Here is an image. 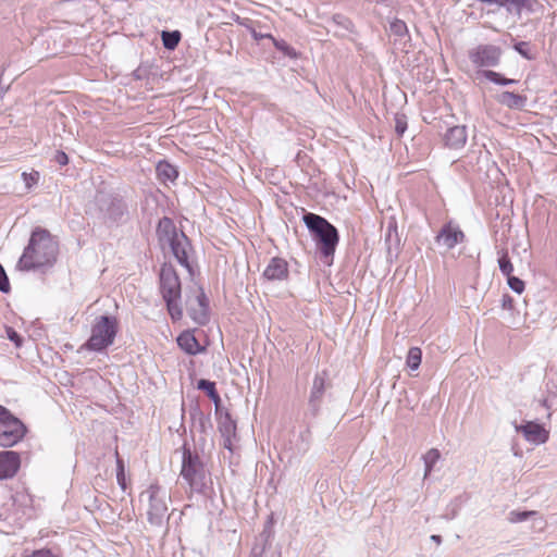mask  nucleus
Segmentation results:
<instances>
[{"label":"nucleus","mask_w":557,"mask_h":557,"mask_svg":"<svg viewBox=\"0 0 557 557\" xmlns=\"http://www.w3.org/2000/svg\"><path fill=\"white\" fill-rule=\"evenodd\" d=\"M502 308L504 310H513V298L508 295V294H505L502 298Z\"/></svg>","instance_id":"a19ab883"},{"label":"nucleus","mask_w":557,"mask_h":557,"mask_svg":"<svg viewBox=\"0 0 557 557\" xmlns=\"http://www.w3.org/2000/svg\"><path fill=\"white\" fill-rule=\"evenodd\" d=\"M216 413L219 416L218 429L224 440L223 446L224 448L232 450L233 438L236 436V422L227 411L219 412V408H216Z\"/></svg>","instance_id":"ddd939ff"},{"label":"nucleus","mask_w":557,"mask_h":557,"mask_svg":"<svg viewBox=\"0 0 557 557\" xmlns=\"http://www.w3.org/2000/svg\"><path fill=\"white\" fill-rule=\"evenodd\" d=\"M389 33L396 37V40L406 41L409 38L407 25L401 20L395 18L391 22Z\"/></svg>","instance_id":"b1692460"},{"label":"nucleus","mask_w":557,"mask_h":557,"mask_svg":"<svg viewBox=\"0 0 557 557\" xmlns=\"http://www.w3.org/2000/svg\"><path fill=\"white\" fill-rule=\"evenodd\" d=\"M516 431L522 433L524 438L535 445L543 444L548 440V432L539 423L529 421L525 424H516Z\"/></svg>","instance_id":"2eb2a0df"},{"label":"nucleus","mask_w":557,"mask_h":557,"mask_svg":"<svg viewBox=\"0 0 557 557\" xmlns=\"http://www.w3.org/2000/svg\"><path fill=\"white\" fill-rule=\"evenodd\" d=\"M497 101L509 109H521L524 107L527 98L511 91H503L497 96Z\"/></svg>","instance_id":"aec40b11"},{"label":"nucleus","mask_w":557,"mask_h":557,"mask_svg":"<svg viewBox=\"0 0 557 557\" xmlns=\"http://www.w3.org/2000/svg\"><path fill=\"white\" fill-rule=\"evenodd\" d=\"M53 159L60 165H66L69 163V157L63 151H57Z\"/></svg>","instance_id":"37998d69"},{"label":"nucleus","mask_w":557,"mask_h":557,"mask_svg":"<svg viewBox=\"0 0 557 557\" xmlns=\"http://www.w3.org/2000/svg\"><path fill=\"white\" fill-rule=\"evenodd\" d=\"M20 456L15 451L7 450L0 453V480L15 475L20 468Z\"/></svg>","instance_id":"f3484780"},{"label":"nucleus","mask_w":557,"mask_h":557,"mask_svg":"<svg viewBox=\"0 0 557 557\" xmlns=\"http://www.w3.org/2000/svg\"><path fill=\"white\" fill-rule=\"evenodd\" d=\"M197 388L206 392L208 397L214 403L215 407L219 408L221 401L220 395L215 388V383L209 380L201 379L197 383Z\"/></svg>","instance_id":"412c9836"},{"label":"nucleus","mask_w":557,"mask_h":557,"mask_svg":"<svg viewBox=\"0 0 557 557\" xmlns=\"http://www.w3.org/2000/svg\"><path fill=\"white\" fill-rule=\"evenodd\" d=\"M441 458V453L436 448H431L424 456V478H428L431 471L433 470L434 466Z\"/></svg>","instance_id":"393cba45"},{"label":"nucleus","mask_w":557,"mask_h":557,"mask_svg":"<svg viewBox=\"0 0 557 557\" xmlns=\"http://www.w3.org/2000/svg\"><path fill=\"white\" fill-rule=\"evenodd\" d=\"M498 267L500 272L507 277L511 275L513 271V265L508 257V252L506 250H502L498 252Z\"/></svg>","instance_id":"cd10ccee"},{"label":"nucleus","mask_w":557,"mask_h":557,"mask_svg":"<svg viewBox=\"0 0 557 557\" xmlns=\"http://www.w3.org/2000/svg\"><path fill=\"white\" fill-rule=\"evenodd\" d=\"M252 36L256 40H260L262 38H269L272 40V38H274L271 34H261V33H257V32H252Z\"/></svg>","instance_id":"c03bdc74"},{"label":"nucleus","mask_w":557,"mask_h":557,"mask_svg":"<svg viewBox=\"0 0 557 557\" xmlns=\"http://www.w3.org/2000/svg\"><path fill=\"white\" fill-rule=\"evenodd\" d=\"M24 557H58L49 549H38Z\"/></svg>","instance_id":"79ce46f5"},{"label":"nucleus","mask_w":557,"mask_h":557,"mask_svg":"<svg viewBox=\"0 0 557 557\" xmlns=\"http://www.w3.org/2000/svg\"><path fill=\"white\" fill-rule=\"evenodd\" d=\"M141 497L148 500L147 518L152 525H161L168 517L171 496L168 490L157 483L141 493Z\"/></svg>","instance_id":"0eeeda50"},{"label":"nucleus","mask_w":557,"mask_h":557,"mask_svg":"<svg viewBox=\"0 0 557 557\" xmlns=\"http://www.w3.org/2000/svg\"><path fill=\"white\" fill-rule=\"evenodd\" d=\"M422 351L419 347H411L407 355L406 363L411 370H417L421 364Z\"/></svg>","instance_id":"bb28decb"},{"label":"nucleus","mask_w":557,"mask_h":557,"mask_svg":"<svg viewBox=\"0 0 557 557\" xmlns=\"http://www.w3.org/2000/svg\"><path fill=\"white\" fill-rule=\"evenodd\" d=\"M392 232H393V228H392V226H389L388 230H387V234H386V242L391 239Z\"/></svg>","instance_id":"49530a36"},{"label":"nucleus","mask_w":557,"mask_h":557,"mask_svg":"<svg viewBox=\"0 0 557 557\" xmlns=\"http://www.w3.org/2000/svg\"><path fill=\"white\" fill-rule=\"evenodd\" d=\"M22 178L26 185L27 188H30L32 186L36 185L39 181V173L37 171H32L30 173L23 172Z\"/></svg>","instance_id":"e433bc0d"},{"label":"nucleus","mask_w":557,"mask_h":557,"mask_svg":"<svg viewBox=\"0 0 557 557\" xmlns=\"http://www.w3.org/2000/svg\"><path fill=\"white\" fill-rule=\"evenodd\" d=\"M327 373L319 372L314 375L309 397V410L312 416H317L320 411L322 397L326 388Z\"/></svg>","instance_id":"f8f14e48"},{"label":"nucleus","mask_w":557,"mask_h":557,"mask_svg":"<svg viewBox=\"0 0 557 557\" xmlns=\"http://www.w3.org/2000/svg\"><path fill=\"white\" fill-rule=\"evenodd\" d=\"M116 481L119 483V485L121 486V488L123 491L126 490V480H125V473H124V465H123V461L117 458V461H116Z\"/></svg>","instance_id":"72a5a7b5"},{"label":"nucleus","mask_w":557,"mask_h":557,"mask_svg":"<svg viewBox=\"0 0 557 557\" xmlns=\"http://www.w3.org/2000/svg\"><path fill=\"white\" fill-rule=\"evenodd\" d=\"M273 557H281V553H280V552H277V553H276V555H275V556H273Z\"/></svg>","instance_id":"de8ad7c7"},{"label":"nucleus","mask_w":557,"mask_h":557,"mask_svg":"<svg viewBox=\"0 0 557 557\" xmlns=\"http://www.w3.org/2000/svg\"><path fill=\"white\" fill-rule=\"evenodd\" d=\"M431 541H433L440 545L442 543V536L437 535V534H433V535H431Z\"/></svg>","instance_id":"a18cd8bd"},{"label":"nucleus","mask_w":557,"mask_h":557,"mask_svg":"<svg viewBox=\"0 0 557 557\" xmlns=\"http://www.w3.org/2000/svg\"><path fill=\"white\" fill-rule=\"evenodd\" d=\"M158 177L163 181H174L177 177V170L166 161H161L157 165Z\"/></svg>","instance_id":"4be33fe9"},{"label":"nucleus","mask_w":557,"mask_h":557,"mask_svg":"<svg viewBox=\"0 0 557 557\" xmlns=\"http://www.w3.org/2000/svg\"><path fill=\"white\" fill-rule=\"evenodd\" d=\"M465 234L457 225L445 224L436 236V242L447 250L453 249L457 244L463 242Z\"/></svg>","instance_id":"4468645a"},{"label":"nucleus","mask_w":557,"mask_h":557,"mask_svg":"<svg viewBox=\"0 0 557 557\" xmlns=\"http://www.w3.org/2000/svg\"><path fill=\"white\" fill-rule=\"evenodd\" d=\"M161 38H162L164 48H166L169 50H173L177 47V45L181 40V33L178 30H173V32L163 30Z\"/></svg>","instance_id":"a878e982"},{"label":"nucleus","mask_w":557,"mask_h":557,"mask_svg":"<svg viewBox=\"0 0 557 557\" xmlns=\"http://www.w3.org/2000/svg\"><path fill=\"white\" fill-rule=\"evenodd\" d=\"M503 50L495 45H479L469 51L470 61L478 67H494L499 64Z\"/></svg>","instance_id":"9d476101"},{"label":"nucleus","mask_w":557,"mask_h":557,"mask_svg":"<svg viewBox=\"0 0 557 557\" xmlns=\"http://www.w3.org/2000/svg\"><path fill=\"white\" fill-rule=\"evenodd\" d=\"M272 42L274 47L281 51L284 55L290 58V59H297L298 53L297 51L289 46L285 40L272 38Z\"/></svg>","instance_id":"c85d7f7f"},{"label":"nucleus","mask_w":557,"mask_h":557,"mask_svg":"<svg viewBox=\"0 0 557 557\" xmlns=\"http://www.w3.org/2000/svg\"><path fill=\"white\" fill-rule=\"evenodd\" d=\"M460 509V500L459 498H455L450 504L446 507L445 512L442 515V518L445 520H453L458 516Z\"/></svg>","instance_id":"7c9ffc66"},{"label":"nucleus","mask_w":557,"mask_h":557,"mask_svg":"<svg viewBox=\"0 0 557 557\" xmlns=\"http://www.w3.org/2000/svg\"><path fill=\"white\" fill-rule=\"evenodd\" d=\"M11 289L10 282L8 275L5 273L4 268L0 264V292L9 293Z\"/></svg>","instance_id":"58836bf2"},{"label":"nucleus","mask_w":557,"mask_h":557,"mask_svg":"<svg viewBox=\"0 0 557 557\" xmlns=\"http://www.w3.org/2000/svg\"><path fill=\"white\" fill-rule=\"evenodd\" d=\"M160 288L168 311L173 320H180L183 317L181 299V282L174 268L163 264L160 271Z\"/></svg>","instance_id":"39448f33"},{"label":"nucleus","mask_w":557,"mask_h":557,"mask_svg":"<svg viewBox=\"0 0 557 557\" xmlns=\"http://www.w3.org/2000/svg\"><path fill=\"white\" fill-rule=\"evenodd\" d=\"M507 283H508L509 287L518 294H521L524 290V282L517 276H513V275L508 276Z\"/></svg>","instance_id":"473e14b6"},{"label":"nucleus","mask_w":557,"mask_h":557,"mask_svg":"<svg viewBox=\"0 0 557 557\" xmlns=\"http://www.w3.org/2000/svg\"><path fill=\"white\" fill-rule=\"evenodd\" d=\"M117 333V321L114 317L101 315L96 318L89 339L84 347L92 351H102L111 346Z\"/></svg>","instance_id":"423d86ee"},{"label":"nucleus","mask_w":557,"mask_h":557,"mask_svg":"<svg viewBox=\"0 0 557 557\" xmlns=\"http://www.w3.org/2000/svg\"><path fill=\"white\" fill-rule=\"evenodd\" d=\"M302 221L324 258L333 257L338 244V232L326 219L315 213H305Z\"/></svg>","instance_id":"7ed1b4c3"},{"label":"nucleus","mask_w":557,"mask_h":557,"mask_svg":"<svg viewBox=\"0 0 557 557\" xmlns=\"http://www.w3.org/2000/svg\"><path fill=\"white\" fill-rule=\"evenodd\" d=\"M58 252L59 245L52 235L47 230L37 227L33 231L17 267L23 271L51 267L57 260Z\"/></svg>","instance_id":"f257e3e1"},{"label":"nucleus","mask_w":557,"mask_h":557,"mask_svg":"<svg viewBox=\"0 0 557 557\" xmlns=\"http://www.w3.org/2000/svg\"><path fill=\"white\" fill-rule=\"evenodd\" d=\"M407 129V121L405 115H396L395 116V131L398 136H403V134Z\"/></svg>","instance_id":"4c0bfd02"},{"label":"nucleus","mask_w":557,"mask_h":557,"mask_svg":"<svg viewBox=\"0 0 557 557\" xmlns=\"http://www.w3.org/2000/svg\"><path fill=\"white\" fill-rule=\"evenodd\" d=\"M468 138L467 127L456 125L449 127L443 136L445 147L458 150L465 147Z\"/></svg>","instance_id":"dca6fc26"},{"label":"nucleus","mask_w":557,"mask_h":557,"mask_svg":"<svg viewBox=\"0 0 557 557\" xmlns=\"http://www.w3.org/2000/svg\"><path fill=\"white\" fill-rule=\"evenodd\" d=\"M95 201L100 218L106 222H117L126 212V207L122 199L110 194L99 191Z\"/></svg>","instance_id":"1a4fd4ad"},{"label":"nucleus","mask_w":557,"mask_h":557,"mask_svg":"<svg viewBox=\"0 0 557 557\" xmlns=\"http://www.w3.org/2000/svg\"><path fill=\"white\" fill-rule=\"evenodd\" d=\"M333 23L339 27H342L344 30H351L352 23L349 18H347L344 15L336 14L333 16Z\"/></svg>","instance_id":"c9c22d12"},{"label":"nucleus","mask_w":557,"mask_h":557,"mask_svg":"<svg viewBox=\"0 0 557 557\" xmlns=\"http://www.w3.org/2000/svg\"><path fill=\"white\" fill-rule=\"evenodd\" d=\"M188 314L199 325H205L209 322V304L208 298L203 290L199 288L193 300L188 302Z\"/></svg>","instance_id":"9b49d317"},{"label":"nucleus","mask_w":557,"mask_h":557,"mask_svg":"<svg viewBox=\"0 0 557 557\" xmlns=\"http://www.w3.org/2000/svg\"><path fill=\"white\" fill-rule=\"evenodd\" d=\"M157 235L162 246L168 245L177 262L191 272L189 256L191 246L188 237L178 233L175 224L170 218H162L157 226Z\"/></svg>","instance_id":"f03ea898"},{"label":"nucleus","mask_w":557,"mask_h":557,"mask_svg":"<svg viewBox=\"0 0 557 557\" xmlns=\"http://www.w3.org/2000/svg\"><path fill=\"white\" fill-rule=\"evenodd\" d=\"M263 276L269 281H282L287 278V262L278 257L272 258L263 272Z\"/></svg>","instance_id":"a211bd4d"},{"label":"nucleus","mask_w":557,"mask_h":557,"mask_svg":"<svg viewBox=\"0 0 557 557\" xmlns=\"http://www.w3.org/2000/svg\"><path fill=\"white\" fill-rule=\"evenodd\" d=\"M25 425L5 407L0 406V446L11 447L25 435Z\"/></svg>","instance_id":"6e6552de"},{"label":"nucleus","mask_w":557,"mask_h":557,"mask_svg":"<svg viewBox=\"0 0 557 557\" xmlns=\"http://www.w3.org/2000/svg\"><path fill=\"white\" fill-rule=\"evenodd\" d=\"M270 535V531L263 530V532L256 539L249 557H262L269 543Z\"/></svg>","instance_id":"5701e85b"},{"label":"nucleus","mask_w":557,"mask_h":557,"mask_svg":"<svg viewBox=\"0 0 557 557\" xmlns=\"http://www.w3.org/2000/svg\"><path fill=\"white\" fill-rule=\"evenodd\" d=\"M177 344L188 355H197L203 350L195 335L189 331L180 334Z\"/></svg>","instance_id":"6ab92c4d"},{"label":"nucleus","mask_w":557,"mask_h":557,"mask_svg":"<svg viewBox=\"0 0 557 557\" xmlns=\"http://www.w3.org/2000/svg\"><path fill=\"white\" fill-rule=\"evenodd\" d=\"M513 49L527 60H532L534 58L530 52L529 44L525 41L515 44Z\"/></svg>","instance_id":"f704fd0d"},{"label":"nucleus","mask_w":557,"mask_h":557,"mask_svg":"<svg viewBox=\"0 0 557 557\" xmlns=\"http://www.w3.org/2000/svg\"><path fill=\"white\" fill-rule=\"evenodd\" d=\"M536 515H537L536 511H516V510H513V511L509 512L508 520L511 523H518V522L525 521L530 517L536 516Z\"/></svg>","instance_id":"2f4dec72"},{"label":"nucleus","mask_w":557,"mask_h":557,"mask_svg":"<svg viewBox=\"0 0 557 557\" xmlns=\"http://www.w3.org/2000/svg\"><path fill=\"white\" fill-rule=\"evenodd\" d=\"M483 75L485 78L497 85L506 86L517 83L516 79L503 77L499 73L491 70L483 71Z\"/></svg>","instance_id":"c756f323"},{"label":"nucleus","mask_w":557,"mask_h":557,"mask_svg":"<svg viewBox=\"0 0 557 557\" xmlns=\"http://www.w3.org/2000/svg\"><path fill=\"white\" fill-rule=\"evenodd\" d=\"M7 336L11 342H13L16 345V347H20L22 345V337L14 329L8 327Z\"/></svg>","instance_id":"ea45409f"},{"label":"nucleus","mask_w":557,"mask_h":557,"mask_svg":"<svg viewBox=\"0 0 557 557\" xmlns=\"http://www.w3.org/2000/svg\"><path fill=\"white\" fill-rule=\"evenodd\" d=\"M181 476L193 492L201 493L207 487L208 470L196 451L184 447Z\"/></svg>","instance_id":"20e7f679"}]
</instances>
